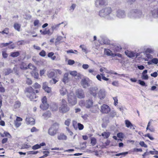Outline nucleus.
Segmentation results:
<instances>
[{"label": "nucleus", "instance_id": "obj_1", "mask_svg": "<svg viewBox=\"0 0 158 158\" xmlns=\"http://www.w3.org/2000/svg\"><path fill=\"white\" fill-rule=\"evenodd\" d=\"M128 16L131 19H137L143 17V15L141 10L135 9L132 10L128 13Z\"/></svg>", "mask_w": 158, "mask_h": 158}, {"label": "nucleus", "instance_id": "obj_2", "mask_svg": "<svg viewBox=\"0 0 158 158\" xmlns=\"http://www.w3.org/2000/svg\"><path fill=\"white\" fill-rule=\"evenodd\" d=\"M59 127V124L55 122L50 127L48 130V134L51 136H55L57 133Z\"/></svg>", "mask_w": 158, "mask_h": 158}, {"label": "nucleus", "instance_id": "obj_3", "mask_svg": "<svg viewBox=\"0 0 158 158\" xmlns=\"http://www.w3.org/2000/svg\"><path fill=\"white\" fill-rule=\"evenodd\" d=\"M69 110V108L67 104L66 100L63 99L61 100L60 106L59 108V112L62 113H65Z\"/></svg>", "mask_w": 158, "mask_h": 158}, {"label": "nucleus", "instance_id": "obj_4", "mask_svg": "<svg viewBox=\"0 0 158 158\" xmlns=\"http://www.w3.org/2000/svg\"><path fill=\"white\" fill-rule=\"evenodd\" d=\"M25 93L27 96L32 100L36 98V96L33 89L31 87H28L26 88Z\"/></svg>", "mask_w": 158, "mask_h": 158}, {"label": "nucleus", "instance_id": "obj_5", "mask_svg": "<svg viewBox=\"0 0 158 158\" xmlns=\"http://www.w3.org/2000/svg\"><path fill=\"white\" fill-rule=\"evenodd\" d=\"M112 11L110 7L104 8L100 10L99 12V15L102 17H105L109 15Z\"/></svg>", "mask_w": 158, "mask_h": 158}, {"label": "nucleus", "instance_id": "obj_6", "mask_svg": "<svg viewBox=\"0 0 158 158\" xmlns=\"http://www.w3.org/2000/svg\"><path fill=\"white\" fill-rule=\"evenodd\" d=\"M68 100L69 103L72 105H74L77 103V98L73 92L68 95Z\"/></svg>", "mask_w": 158, "mask_h": 158}, {"label": "nucleus", "instance_id": "obj_7", "mask_svg": "<svg viewBox=\"0 0 158 158\" xmlns=\"http://www.w3.org/2000/svg\"><path fill=\"white\" fill-rule=\"evenodd\" d=\"M116 16L120 19L124 18L126 16V13L125 11L121 9H118L116 11Z\"/></svg>", "mask_w": 158, "mask_h": 158}, {"label": "nucleus", "instance_id": "obj_8", "mask_svg": "<svg viewBox=\"0 0 158 158\" xmlns=\"http://www.w3.org/2000/svg\"><path fill=\"white\" fill-rule=\"evenodd\" d=\"M42 104L40 105V108L43 110H46L49 106L47 102V98L44 96L42 99Z\"/></svg>", "mask_w": 158, "mask_h": 158}, {"label": "nucleus", "instance_id": "obj_9", "mask_svg": "<svg viewBox=\"0 0 158 158\" xmlns=\"http://www.w3.org/2000/svg\"><path fill=\"white\" fill-rule=\"evenodd\" d=\"M100 111L102 113L107 114L110 112V108L109 106L106 104H103L101 107Z\"/></svg>", "mask_w": 158, "mask_h": 158}, {"label": "nucleus", "instance_id": "obj_10", "mask_svg": "<svg viewBox=\"0 0 158 158\" xmlns=\"http://www.w3.org/2000/svg\"><path fill=\"white\" fill-rule=\"evenodd\" d=\"M107 3V0H96L95 2V6L99 8L102 7Z\"/></svg>", "mask_w": 158, "mask_h": 158}, {"label": "nucleus", "instance_id": "obj_11", "mask_svg": "<svg viewBox=\"0 0 158 158\" xmlns=\"http://www.w3.org/2000/svg\"><path fill=\"white\" fill-rule=\"evenodd\" d=\"M98 88L97 86L92 87L89 89V92L90 94L94 97H96L97 94V91Z\"/></svg>", "mask_w": 158, "mask_h": 158}, {"label": "nucleus", "instance_id": "obj_12", "mask_svg": "<svg viewBox=\"0 0 158 158\" xmlns=\"http://www.w3.org/2000/svg\"><path fill=\"white\" fill-rule=\"evenodd\" d=\"M90 81L88 78L82 79L81 81V85L83 88H86L90 85Z\"/></svg>", "mask_w": 158, "mask_h": 158}, {"label": "nucleus", "instance_id": "obj_13", "mask_svg": "<svg viewBox=\"0 0 158 158\" xmlns=\"http://www.w3.org/2000/svg\"><path fill=\"white\" fill-rule=\"evenodd\" d=\"M76 94L78 98H83L85 97L84 92L81 89H79L77 90L76 91Z\"/></svg>", "mask_w": 158, "mask_h": 158}, {"label": "nucleus", "instance_id": "obj_14", "mask_svg": "<svg viewBox=\"0 0 158 158\" xmlns=\"http://www.w3.org/2000/svg\"><path fill=\"white\" fill-rule=\"evenodd\" d=\"M98 97L101 100L103 99L106 96V91L104 89H100L97 93Z\"/></svg>", "mask_w": 158, "mask_h": 158}, {"label": "nucleus", "instance_id": "obj_15", "mask_svg": "<svg viewBox=\"0 0 158 158\" xmlns=\"http://www.w3.org/2000/svg\"><path fill=\"white\" fill-rule=\"evenodd\" d=\"M93 104V102L91 98L86 100L85 102V107L87 108L91 107Z\"/></svg>", "mask_w": 158, "mask_h": 158}, {"label": "nucleus", "instance_id": "obj_16", "mask_svg": "<svg viewBox=\"0 0 158 158\" xmlns=\"http://www.w3.org/2000/svg\"><path fill=\"white\" fill-rule=\"evenodd\" d=\"M69 74L68 73H65L64 75L63 78L62 79V81L64 84H66L69 81Z\"/></svg>", "mask_w": 158, "mask_h": 158}, {"label": "nucleus", "instance_id": "obj_17", "mask_svg": "<svg viewBox=\"0 0 158 158\" xmlns=\"http://www.w3.org/2000/svg\"><path fill=\"white\" fill-rule=\"evenodd\" d=\"M125 53L130 58L135 56L137 57L138 56L135 53L133 52L127 51H125Z\"/></svg>", "mask_w": 158, "mask_h": 158}, {"label": "nucleus", "instance_id": "obj_18", "mask_svg": "<svg viewBox=\"0 0 158 158\" xmlns=\"http://www.w3.org/2000/svg\"><path fill=\"white\" fill-rule=\"evenodd\" d=\"M151 14L154 18H158V8H156L151 10Z\"/></svg>", "mask_w": 158, "mask_h": 158}, {"label": "nucleus", "instance_id": "obj_19", "mask_svg": "<svg viewBox=\"0 0 158 158\" xmlns=\"http://www.w3.org/2000/svg\"><path fill=\"white\" fill-rule=\"evenodd\" d=\"M59 93L60 95L64 96L68 94V91L65 88L63 87L59 89Z\"/></svg>", "mask_w": 158, "mask_h": 158}, {"label": "nucleus", "instance_id": "obj_20", "mask_svg": "<svg viewBox=\"0 0 158 158\" xmlns=\"http://www.w3.org/2000/svg\"><path fill=\"white\" fill-rule=\"evenodd\" d=\"M26 121L27 124L33 125L35 123V120L32 118H27Z\"/></svg>", "mask_w": 158, "mask_h": 158}, {"label": "nucleus", "instance_id": "obj_21", "mask_svg": "<svg viewBox=\"0 0 158 158\" xmlns=\"http://www.w3.org/2000/svg\"><path fill=\"white\" fill-rule=\"evenodd\" d=\"M51 112L49 111H48L43 113L42 116L44 119H47L48 118L51 117Z\"/></svg>", "mask_w": 158, "mask_h": 158}, {"label": "nucleus", "instance_id": "obj_22", "mask_svg": "<svg viewBox=\"0 0 158 158\" xmlns=\"http://www.w3.org/2000/svg\"><path fill=\"white\" fill-rule=\"evenodd\" d=\"M57 138L59 140H66L67 137L64 134L61 133L58 136Z\"/></svg>", "mask_w": 158, "mask_h": 158}, {"label": "nucleus", "instance_id": "obj_23", "mask_svg": "<svg viewBox=\"0 0 158 158\" xmlns=\"http://www.w3.org/2000/svg\"><path fill=\"white\" fill-rule=\"evenodd\" d=\"M21 27V24L18 23H15L14 25V27L15 29L18 31H20Z\"/></svg>", "mask_w": 158, "mask_h": 158}, {"label": "nucleus", "instance_id": "obj_24", "mask_svg": "<svg viewBox=\"0 0 158 158\" xmlns=\"http://www.w3.org/2000/svg\"><path fill=\"white\" fill-rule=\"evenodd\" d=\"M32 76L33 77L35 78L38 79L39 77V74L36 71V69L33 70L31 72Z\"/></svg>", "mask_w": 158, "mask_h": 158}, {"label": "nucleus", "instance_id": "obj_25", "mask_svg": "<svg viewBox=\"0 0 158 158\" xmlns=\"http://www.w3.org/2000/svg\"><path fill=\"white\" fill-rule=\"evenodd\" d=\"M116 115V113L114 110L111 111L109 114V118H113Z\"/></svg>", "mask_w": 158, "mask_h": 158}, {"label": "nucleus", "instance_id": "obj_26", "mask_svg": "<svg viewBox=\"0 0 158 158\" xmlns=\"http://www.w3.org/2000/svg\"><path fill=\"white\" fill-rule=\"evenodd\" d=\"M125 123L126 126L128 128L130 127V128H131V127H133V124L128 120H127L125 121Z\"/></svg>", "mask_w": 158, "mask_h": 158}, {"label": "nucleus", "instance_id": "obj_27", "mask_svg": "<svg viewBox=\"0 0 158 158\" xmlns=\"http://www.w3.org/2000/svg\"><path fill=\"white\" fill-rule=\"evenodd\" d=\"M110 133L109 132H104L102 134V136L104 138H108L110 136Z\"/></svg>", "mask_w": 158, "mask_h": 158}, {"label": "nucleus", "instance_id": "obj_28", "mask_svg": "<svg viewBox=\"0 0 158 158\" xmlns=\"http://www.w3.org/2000/svg\"><path fill=\"white\" fill-rule=\"evenodd\" d=\"M51 108L52 111H56L58 110V106L57 104H53L51 106Z\"/></svg>", "mask_w": 158, "mask_h": 158}, {"label": "nucleus", "instance_id": "obj_29", "mask_svg": "<svg viewBox=\"0 0 158 158\" xmlns=\"http://www.w3.org/2000/svg\"><path fill=\"white\" fill-rule=\"evenodd\" d=\"M60 25V24H55L52 26L51 28L52 31L53 32L54 30H57Z\"/></svg>", "mask_w": 158, "mask_h": 158}, {"label": "nucleus", "instance_id": "obj_30", "mask_svg": "<svg viewBox=\"0 0 158 158\" xmlns=\"http://www.w3.org/2000/svg\"><path fill=\"white\" fill-rule=\"evenodd\" d=\"M20 53L19 52H12L10 53V56L13 57L18 56L19 55Z\"/></svg>", "mask_w": 158, "mask_h": 158}, {"label": "nucleus", "instance_id": "obj_31", "mask_svg": "<svg viewBox=\"0 0 158 158\" xmlns=\"http://www.w3.org/2000/svg\"><path fill=\"white\" fill-rule=\"evenodd\" d=\"M21 106L20 102L18 101H16L14 105V107L15 109L19 108Z\"/></svg>", "mask_w": 158, "mask_h": 158}, {"label": "nucleus", "instance_id": "obj_32", "mask_svg": "<svg viewBox=\"0 0 158 158\" xmlns=\"http://www.w3.org/2000/svg\"><path fill=\"white\" fill-rule=\"evenodd\" d=\"M96 140V139L94 137L91 138V139L90 143L92 145L94 146L97 143Z\"/></svg>", "mask_w": 158, "mask_h": 158}, {"label": "nucleus", "instance_id": "obj_33", "mask_svg": "<svg viewBox=\"0 0 158 158\" xmlns=\"http://www.w3.org/2000/svg\"><path fill=\"white\" fill-rule=\"evenodd\" d=\"M52 33L53 32L52 31H51L49 30H48L47 31L45 30V31H43V32L42 33V34L43 35L48 34L49 35H51L52 34Z\"/></svg>", "mask_w": 158, "mask_h": 158}, {"label": "nucleus", "instance_id": "obj_34", "mask_svg": "<svg viewBox=\"0 0 158 158\" xmlns=\"http://www.w3.org/2000/svg\"><path fill=\"white\" fill-rule=\"evenodd\" d=\"M55 75V73L53 71H51L48 74V77L50 78H53Z\"/></svg>", "mask_w": 158, "mask_h": 158}, {"label": "nucleus", "instance_id": "obj_35", "mask_svg": "<svg viewBox=\"0 0 158 158\" xmlns=\"http://www.w3.org/2000/svg\"><path fill=\"white\" fill-rule=\"evenodd\" d=\"M9 32V29L7 28H5L2 31H0L2 34H6V35L8 34Z\"/></svg>", "mask_w": 158, "mask_h": 158}, {"label": "nucleus", "instance_id": "obj_36", "mask_svg": "<svg viewBox=\"0 0 158 158\" xmlns=\"http://www.w3.org/2000/svg\"><path fill=\"white\" fill-rule=\"evenodd\" d=\"M111 52V51L109 49H105L104 50L105 54L108 56H110V55Z\"/></svg>", "mask_w": 158, "mask_h": 158}, {"label": "nucleus", "instance_id": "obj_37", "mask_svg": "<svg viewBox=\"0 0 158 158\" xmlns=\"http://www.w3.org/2000/svg\"><path fill=\"white\" fill-rule=\"evenodd\" d=\"M27 67L28 68L33 69V70H35L36 69V68L31 64H29L28 65Z\"/></svg>", "mask_w": 158, "mask_h": 158}, {"label": "nucleus", "instance_id": "obj_38", "mask_svg": "<svg viewBox=\"0 0 158 158\" xmlns=\"http://www.w3.org/2000/svg\"><path fill=\"white\" fill-rule=\"evenodd\" d=\"M12 72V70L10 69H7L5 71V74L6 75H8L10 73Z\"/></svg>", "mask_w": 158, "mask_h": 158}, {"label": "nucleus", "instance_id": "obj_39", "mask_svg": "<svg viewBox=\"0 0 158 158\" xmlns=\"http://www.w3.org/2000/svg\"><path fill=\"white\" fill-rule=\"evenodd\" d=\"M79 104L81 106H84L85 107V102L83 100H81L79 102Z\"/></svg>", "mask_w": 158, "mask_h": 158}, {"label": "nucleus", "instance_id": "obj_40", "mask_svg": "<svg viewBox=\"0 0 158 158\" xmlns=\"http://www.w3.org/2000/svg\"><path fill=\"white\" fill-rule=\"evenodd\" d=\"M67 52L68 53H75L76 54H77V51L76 50H69L68 51H67Z\"/></svg>", "mask_w": 158, "mask_h": 158}, {"label": "nucleus", "instance_id": "obj_41", "mask_svg": "<svg viewBox=\"0 0 158 158\" xmlns=\"http://www.w3.org/2000/svg\"><path fill=\"white\" fill-rule=\"evenodd\" d=\"M71 119L69 118L67 119L65 121V124L67 126H69L71 122Z\"/></svg>", "mask_w": 158, "mask_h": 158}, {"label": "nucleus", "instance_id": "obj_42", "mask_svg": "<svg viewBox=\"0 0 158 158\" xmlns=\"http://www.w3.org/2000/svg\"><path fill=\"white\" fill-rule=\"evenodd\" d=\"M50 81L52 84H55L58 81V80H56L54 78H52V79L50 80Z\"/></svg>", "mask_w": 158, "mask_h": 158}, {"label": "nucleus", "instance_id": "obj_43", "mask_svg": "<svg viewBox=\"0 0 158 158\" xmlns=\"http://www.w3.org/2000/svg\"><path fill=\"white\" fill-rule=\"evenodd\" d=\"M20 122H17V121H14V124L15 126L17 128L19 127L21 125Z\"/></svg>", "mask_w": 158, "mask_h": 158}, {"label": "nucleus", "instance_id": "obj_44", "mask_svg": "<svg viewBox=\"0 0 158 158\" xmlns=\"http://www.w3.org/2000/svg\"><path fill=\"white\" fill-rule=\"evenodd\" d=\"M114 100V104L115 106H116L118 104V99L117 97H113Z\"/></svg>", "mask_w": 158, "mask_h": 158}, {"label": "nucleus", "instance_id": "obj_45", "mask_svg": "<svg viewBox=\"0 0 158 158\" xmlns=\"http://www.w3.org/2000/svg\"><path fill=\"white\" fill-rule=\"evenodd\" d=\"M40 148V146L38 144H36L33 146L32 147V148L33 150H36Z\"/></svg>", "mask_w": 158, "mask_h": 158}, {"label": "nucleus", "instance_id": "obj_46", "mask_svg": "<svg viewBox=\"0 0 158 158\" xmlns=\"http://www.w3.org/2000/svg\"><path fill=\"white\" fill-rule=\"evenodd\" d=\"M26 83L29 85H31L32 84V81L30 78H27L26 81Z\"/></svg>", "mask_w": 158, "mask_h": 158}, {"label": "nucleus", "instance_id": "obj_47", "mask_svg": "<svg viewBox=\"0 0 158 158\" xmlns=\"http://www.w3.org/2000/svg\"><path fill=\"white\" fill-rule=\"evenodd\" d=\"M33 87L35 89H39L40 88L41 86L38 83H36L34 84Z\"/></svg>", "mask_w": 158, "mask_h": 158}, {"label": "nucleus", "instance_id": "obj_48", "mask_svg": "<svg viewBox=\"0 0 158 158\" xmlns=\"http://www.w3.org/2000/svg\"><path fill=\"white\" fill-rule=\"evenodd\" d=\"M68 64L69 65H72L75 63L74 60L69 59L68 61Z\"/></svg>", "mask_w": 158, "mask_h": 158}, {"label": "nucleus", "instance_id": "obj_49", "mask_svg": "<svg viewBox=\"0 0 158 158\" xmlns=\"http://www.w3.org/2000/svg\"><path fill=\"white\" fill-rule=\"evenodd\" d=\"M2 55L4 58H6L8 56V54L6 53V51H2Z\"/></svg>", "mask_w": 158, "mask_h": 158}, {"label": "nucleus", "instance_id": "obj_50", "mask_svg": "<svg viewBox=\"0 0 158 158\" xmlns=\"http://www.w3.org/2000/svg\"><path fill=\"white\" fill-rule=\"evenodd\" d=\"M152 62L153 64H157L158 63V59L156 58H154L152 59Z\"/></svg>", "mask_w": 158, "mask_h": 158}, {"label": "nucleus", "instance_id": "obj_51", "mask_svg": "<svg viewBox=\"0 0 158 158\" xmlns=\"http://www.w3.org/2000/svg\"><path fill=\"white\" fill-rule=\"evenodd\" d=\"M112 85L118 87L119 86V83L118 81H114L112 83Z\"/></svg>", "mask_w": 158, "mask_h": 158}, {"label": "nucleus", "instance_id": "obj_52", "mask_svg": "<svg viewBox=\"0 0 158 158\" xmlns=\"http://www.w3.org/2000/svg\"><path fill=\"white\" fill-rule=\"evenodd\" d=\"M139 83L141 85L143 86H145L146 85V84L144 81H141V80H139L138 81Z\"/></svg>", "mask_w": 158, "mask_h": 158}, {"label": "nucleus", "instance_id": "obj_53", "mask_svg": "<svg viewBox=\"0 0 158 158\" xmlns=\"http://www.w3.org/2000/svg\"><path fill=\"white\" fill-rule=\"evenodd\" d=\"M80 47L81 48L82 51L84 52H85L86 53H87V50L85 47H84V45H81L80 46Z\"/></svg>", "mask_w": 158, "mask_h": 158}, {"label": "nucleus", "instance_id": "obj_54", "mask_svg": "<svg viewBox=\"0 0 158 158\" xmlns=\"http://www.w3.org/2000/svg\"><path fill=\"white\" fill-rule=\"evenodd\" d=\"M142 78L143 80H147L148 79V77L147 75L143 74H142Z\"/></svg>", "mask_w": 158, "mask_h": 158}, {"label": "nucleus", "instance_id": "obj_55", "mask_svg": "<svg viewBox=\"0 0 158 158\" xmlns=\"http://www.w3.org/2000/svg\"><path fill=\"white\" fill-rule=\"evenodd\" d=\"M76 7V5L75 4H73L72 5L70 6L69 9V10L73 12V11L74 9Z\"/></svg>", "mask_w": 158, "mask_h": 158}, {"label": "nucleus", "instance_id": "obj_56", "mask_svg": "<svg viewBox=\"0 0 158 158\" xmlns=\"http://www.w3.org/2000/svg\"><path fill=\"white\" fill-rule=\"evenodd\" d=\"M77 126L79 130H81L83 129V125L80 123H78L77 124Z\"/></svg>", "mask_w": 158, "mask_h": 158}, {"label": "nucleus", "instance_id": "obj_57", "mask_svg": "<svg viewBox=\"0 0 158 158\" xmlns=\"http://www.w3.org/2000/svg\"><path fill=\"white\" fill-rule=\"evenodd\" d=\"M139 144L142 147H143L145 148H147V145L143 141H141L139 143Z\"/></svg>", "mask_w": 158, "mask_h": 158}, {"label": "nucleus", "instance_id": "obj_58", "mask_svg": "<svg viewBox=\"0 0 158 158\" xmlns=\"http://www.w3.org/2000/svg\"><path fill=\"white\" fill-rule=\"evenodd\" d=\"M124 134L121 132L118 133L117 134V136L119 138H123V137Z\"/></svg>", "mask_w": 158, "mask_h": 158}, {"label": "nucleus", "instance_id": "obj_59", "mask_svg": "<svg viewBox=\"0 0 158 158\" xmlns=\"http://www.w3.org/2000/svg\"><path fill=\"white\" fill-rule=\"evenodd\" d=\"M39 152L38 151H29L27 152L28 154H32L34 155L38 153Z\"/></svg>", "mask_w": 158, "mask_h": 158}, {"label": "nucleus", "instance_id": "obj_60", "mask_svg": "<svg viewBox=\"0 0 158 158\" xmlns=\"http://www.w3.org/2000/svg\"><path fill=\"white\" fill-rule=\"evenodd\" d=\"M46 92L48 93L50 92L51 91V88L49 87H47L44 89Z\"/></svg>", "mask_w": 158, "mask_h": 158}, {"label": "nucleus", "instance_id": "obj_61", "mask_svg": "<svg viewBox=\"0 0 158 158\" xmlns=\"http://www.w3.org/2000/svg\"><path fill=\"white\" fill-rule=\"evenodd\" d=\"M39 54L42 56H44L46 55V52L44 51L43 50L40 52Z\"/></svg>", "mask_w": 158, "mask_h": 158}, {"label": "nucleus", "instance_id": "obj_62", "mask_svg": "<svg viewBox=\"0 0 158 158\" xmlns=\"http://www.w3.org/2000/svg\"><path fill=\"white\" fill-rule=\"evenodd\" d=\"M142 150L141 148H134L133 149V152H142Z\"/></svg>", "mask_w": 158, "mask_h": 158}, {"label": "nucleus", "instance_id": "obj_63", "mask_svg": "<svg viewBox=\"0 0 158 158\" xmlns=\"http://www.w3.org/2000/svg\"><path fill=\"white\" fill-rule=\"evenodd\" d=\"M70 74L73 76H75L77 75V73L76 71H73L70 72Z\"/></svg>", "mask_w": 158, "mask_h": 158}, {"label": "nucleus", "instance_id": "obj_64", "mask_svg": "<svg viewBox=\"0 0 158 158\" xmlns=\"http://www.w3.org/2000/svg\"><path fill=\"white\" fill-rule=\"evenodd\" d=\"M157 75H158V73L156 72H154L153 73H151V76L152 77H157Z\"/></svg>", "mask_w": 158, "mask_h": 158}]
</instances>
